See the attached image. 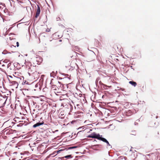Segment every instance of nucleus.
<instances>
[{"instance_id": "nucleus-14", "label": "nucleus", "mask_w": 160, "mask_h": 160, "mask_svg": "<svg viewBox=\"0 0 160 160\" xmlns=\"http://www.w3.org/2000/svg\"><path fill=\"white\" fill-rule=\"evenodd\" d=\"M17 47H18L19 46V43L18 42H17Z\"/></svg>"}, {"instance_id": "nucleus-17", "label": "nucleus", "mask_w": 160, "mask_h": 160, "mask_svg": "<svg viewBox=\"0 0 160 160\" xmlns=\"http://www.w3.org/2000/svg\"><path fill=\"white\" fill-rule=\"evenodd\" d=\"M7 103V99L4 102V104H6Z\"/></svg>"}, {"instance_id": "nucleus-1", "label": "nucleus", "mask_w": 160, "mask_h": 160, "mask_svg": "<svg viewBox=\"0 0 160 160\" xmlns=\"http://www.w3.org/2000/svg\"><path fill=\"white\" fill-rule=\"evenodd\" d=\"M18 86V83L16 81L11 80V89L12 90H14V89L17 88Z\"/></svg>"}, {"instance_id": "nucleus-20", "label": "nucleus", "mask_w": 160, "mask_h": 160, "mask_svg": "<svg viewBox=\"0 0 160 160\" xmlns=\"http://www.w3.org/2000/svg\"><path fill=\"white\" fill-rule=\"evenodd\" d=\"M17 142H15V145H16V144H17Z\"/></svg>"}, {"instance_id": "nucleus-7", "label": "nucleus", "mask_w": 160, "mask_h": 160, "mask_svg": "<svg viewBox=\"0 0 160 160\" xmlns=\"http://www.w3.org/2000/svg\"><path fill=\"white\" fill-rule=\"evenodd\" d=\"M102 136L101 135V136ZM98 139L99 140H101L102 141L106 143L107 144V145H110V144H109L108 142L105 138H103L101 137L100 135V136H99V137H98Z\"/></svg>"}, {"instance_id": "nucleus-4", "label": "nucleus", "mask_w": 160, "mask_h": 160, "mask_svg": "<svg viewBox=\"0 0 160 160\" xmlns=\"http://www.w3.org/2000/svg\"><path fill=\"white\" fill-rule=\"evenodd\" d=\"M72 158V156L71 155H69L65 156L63 157L60 158L61 160H66L67 159H69Z\"/></svg>"}, {"instance_id": "nucleus-13", "label": "nucleus", "mask_w": 160, "mask_h": 160, "mask_svg": "<svg viewBox=\"0 0 160 160\" xmlns=\"http://www.w3.org/2000/svg\"><path fill=\"white\" fill-rule=\"evenodd\" d=\"M31 74H33H33H34V73H36V74H37V72H36V71H35L34 72H31Z\"/></svg>"}, {"instance_id": "nucleus-19", "label": "nucleus", "mask_w": 160, "mask_h": 160, "mask_svg": "<svg viewBox=\"0 0 160 160\" xmlns=\"http://www.w3.org/2000/svg\"><path fill=\"white\" fill-rule=\"evenodd\" d=\"M11 142H12V143H13L14 142H13V140H12V141H11Z\"/></svg>"}, {"instance_id": "nucleus-21", "label": "nucleus", "mask_w": 160, "mask_h": 160, "mask_svg": "<svg viewBox=\"0 0 160 160\" xmlns=\"http://www.w3.org/2000/svg\"><path fill=\"white\" fill-rule=\"evenodd\" d=\"M10 77H11V78H12V77L11 76Z\"/></svg>"}, {"instance_id": "nucleus-15", "label": "nucleus", "mask_w": 160, "mask_h": 160, "mask_svg": "<svg viewBox=\"0 0 160 160\" xmlns=\"http://www.w3.org/2000/svg\"><path fill=\"white\" fill-rule=\"evenodd\" d=\"M13 75V76H14V77H15V80H16V79H18V78L17 77H16V76H14V75Z\"/></svg>"}, {"instance_id": "nucleus-8", "label": "nucleus", "mask_w": 160, "mask_h": 160, "mask_svg": "<svg viewBox=\"0 0 160 160\" xmlns=\"http://www.w3.org/2000/svg\"><path fill=\"white\" fill-rule=\"evenodd\" d=\"M40 9L39 6L37 5V8L36 11V14L35 15V18H38L40 13Z\"/></svg>"}, {"instance_id": "nucleus-18", "label": "nucleus", "mask_w": 160, "mask_h": 160, "mask_svg": "<svg viewBox=\"0 0 160 160\" xmlns=\"http://www.w3.org/2000/svg\"><path fill=\"white\" fill-rule=\"evenodd\" d=\"M29 72H30V71L32 70L31 69V68H29Z\"/></svg>"}, {"instance_id": "nucleus-5", "label": "nucleus", "mask_w": 160, "mask_h": 160, "mask_svg": "<svg viewBox=\"0 0 160 160\" xmlns=\"http://www.w3.org/2000/svg\"><path fill=\"white\" fill-rule=\"evenodd\" d=\"M35 60L38 64H40L42 61V59L40 57H36L35 58Z\"/></svg>"}, {"instance_id": "nucleus-16", "label": "nucleus", "mask_w": 160, "mask_h": 160, "mask_svg": "<svg viewBox=\"0 0 160 160\" xmlns=\"http://www.w3.org/2000/svg\"><path fill=\"white\" fill-rule=\"evenodd\" d=\"M16 119H18V118H17ZM13 120H14V121L15 122H17V120H16V118H14L13 119Z\"/></svg>"}, {"instance_id": "nucleus-24", "label": "nucleus", "mask_w": 160, "mask_h": 160, "mask_svg": "<svg viewBox=\"0 0 160 160\" xmlns=\"http://www.w3.org/2000/svg\"><path fill=\"white\" fill-rule=\"evenodd\" d=\"M78 105V104H77V106H78V105Z\"/></svg>"}, {"instance_id": "nucleus-23", "label": "nucleus", "mask_w": 160, "mask_h": 160, "mask_svg": "<svg viewBox=\"0 0 160 160\" xmlns=\"http://www.w3.org/2000/svg\"><path fill=\"white\" fill-rule=\"evenodd\" d=\"M10 34H11V35L12 34V33H11Z\"/></svg>"}, {"instance_id": "nucleus-2", "label": "nucleus", "mask_w": 160, "mask_h": 160, "mask_svg": "<svg viewBox=\"0 0 160 160\" xmlns=\"http://www.w3.org/2000/svg\"><path fill=\"white\" fill-rule=\"evenodd\" d=\"M100 136L99 134H97L95 132H93L91 134L88 135L87 136L88 138H96L98 139V137Z\"/></svg>"}, {"instance_id": "nucleus-22", "label": "nucleus", "mask_w": 160, "mask_h": 160, "mask_svg": "<svg viewBox=\"0 0 160 160\" xmlns=\"http://www.w3.org/2000/svg\"><path fill=\"white\" fill-rule=\"evenodd\" d=\"M12 123H14V122H12Z\"/></svg>"}, {"instance_id": "nucleus-9", "label": "nucleus", "mask_w": 160, "mask_h": 160, "mask_svg": "<svg viewBox=\"0 0 160 160\" xmlns=\"http://www.w3.org/2000/svg\"><path fill=\"white\" fill-rule=\"evenodd\" d=\"M43 123H44L43 122H38V123L34 124L33 126V127L34 128H36L37 127H38V126H40V125H42L43 124Z\"/></svg>"}, {"instance_id": "nucleus-6", "label": "nucleus", "mask_w": 160, "mask_h": 160, "mask_svg": "<svg viewBox=\"0 0 160 160\" xmlns=\"http://www.w3.org/2000/svg\"><path fill=\"white\" fill-rule=\"evenodd\" d=\"M5 137H9L10 135V129H8L6 130L4 133Z\"/></svg>"}, {"instance_id": "nucleus-10", "label": "nucleus", "mask_w": 160, "mask_h": 160, "mask_svg": "<svg viewBox=\"0 0 160 160\" xmlns=\"http://www.w3.org/2000/svg\"><path fill=\"white\" fill-rule=\"evenodd\" d=\"M129 83L134 87L136 86L137 84L136 82L132 81H129Z\"/></svg>"}, {"instance_id": "nucleus-3", "label": "nucleus", "mask_w": 160, "mask_h": 160, "mask_svg": "<svg viewBox=\"0 0 160 160\" xmlns=\"http://www.w3.org/2000/svg\"><path fill=\"white\" fill-rule=\"evenodd\" d=\"M10 62H9L8 64L7 65L6 64V65H7V67L6 68H5V73L6 75L7 76L8 78V80L9 81V78L8 77H10V75H9L8 74H9V71L10 69L9 68V67L10 66Z\"/></svg>"}, {"instance_id": "nucleus-12", "label": "nucleus", "mask_w": 160, "mask_h": 160, "mask_svg": "<svg viewBox=\"0 0 160 160\" xmlns=\"http://www.w3.org/2000/svg\"><path fill=\"white\" fill-rule=\"evenodd\" d=\"M9 62V60L8 59H5L4 62L5 63H7L8 62Z\"/></svg>"}, {"instance_id": "nucleus-11", "label": "nucleus", "mask_w": 160, "mask_h": 160, "mask_svg": "<svg viewBox=\"0 0 160 160\" xmlns=\"http://www.w3.org/2000/svg\"><path fill=\"white\" fill-rule=\"evenodd\" d=\"M62 41H63V40H62V39H59L58 41H56L55 42L56 43H58V42H62Z\"/></svg>"}]
</instances>
